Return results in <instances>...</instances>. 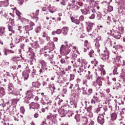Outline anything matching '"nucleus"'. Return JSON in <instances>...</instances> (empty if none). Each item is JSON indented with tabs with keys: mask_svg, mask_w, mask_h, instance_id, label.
I'll list each match as a JSON object with an SVG mask.
<instances>
[{
	"mask_svg": "<svg viewBox=\"0 0 125 125\" xmlns=\"http://www.w3.org/2000/svg\"><path fill=\"white\" fill-rule=\"evenodd\" d=\"M40 42H41V44H43L44 43V40L41 38H39Z\"/></svg>",
	"mask_w": 125,
	"mask_h": 125,
	"instance_id": "59",
	"label": "nucleus"
},
{
	"mask_svg": "<svg viewBox=\"0 0 125 125\" xmlns=\"http://www.w3.org/2000/svg\"><path fill=\"white\" fill-rule=\"evenodd\" d=\"M20 111H21V113H22V115H24V114H25V108H24V107L23 106L21 107Z\"/></svg>",
	"mask_w": 125,
	"mask_h": 125,
	"instance_id": "43",
	"label": "nucleus"
},
{
	"mask_svg": "<svg viewBox=\"0 0 125 125\" xmlns=\"http://www.w3.org/2000/svg\"><path fill=\"white\" fill-rule=\"evenodd\" d=\"M34 84H36L34 86L35 87H37V88H39L40 87V84H39V83H37V82H35V83H33V85H34Z\"/></svg>",
	"mask_w": 125,
	"mask_h": 125,
	"instance_id": "52",
	"label": "nucleus"
},
{
	"mask_svg": "<svg viewBox=\"0 0 125 125\" xmlns=\"http://www.w3.org/2000/svg\"><path fill=\"white\" fill-rule=\"evenodd\" d=\"M82 115L77 114L75 116L74 119L76 120L77 123L81 122V118H82Z\"/></svg>",
	"mask_w": 125,
	"mask_h": 125,
	"instance_id": "23",
	"label": "nucleus"
},
{
	"mask_svg": "<svg viewBox=\"0 0 125 125\" xmlns=\"http://www.w3.org/2000/svg\"><path fill=\"white\" fill-rule=\"evenodd\" d=\"M104 112L103 113L104 115H110L111 114L112 110H113V107L112 106H108V107H104Z\"/></svg>",
	"mask_w": 125,
	"mask_h": 125,
	"instance_id": "9",
	"label": "nucleus"
},
{
	"mask_svg": "<svg viewBox=\"0 0 125 125\" xmlns=\"http://www.w3.org/2000/svg\"><path fill=\"white\" fill-rule=\"evenodd\" d=\"M45 110H47V111L48 110V107L46 106L45 107V108H43L41 109V111H42V113H45Z\"/></svg>",
	"mask_w": 125,
	"mask_h": 125,
	"instance_id": "56",
	"label": "nucleus"
},
{
	"mask_svg": "<svg viewBox=\"0 0 125 125\" xmlns=\"http://www.w3.org/2000/svg\"><path fill=\"white\" fill-rule=\"evenodd\" d=\"M88 116L89 118H92V117H93V113L91 111L90 112H89Z\"/></svg>",
	"mask_w": 125,
	"mask_h": 125,
	"instance_id": "63",
	"label": "nucleus"
},
{
	"mask_svg": "<svg viewBox=\"0 0 125 125\" xmlns=\"http://www.w3.org/2000/svg\"><path fill=\"white\" fill-rule=\"evenodd\" d=\"M98 94L99 95L100 101H102V100L105 99V95L104 94V93L102 92H98Z\"/></svg>",
	"mask_w": 125,
	"mask_h": 125,
	"instance_id": "20",
	"label": "nucleus"
},
{
	"mask_svg": "<svg viewBox=\"0 0 125 125\" xmlns=\"http://www.w3.org/2000/svg\"><path fill=\"white\" fill-rule=\"evenodd\" d=\"M56 118H57V115L56 114H51L50 115H48L47 116V120H50L51 122H54V123H55V122L56 121Z\"/></svg>",
	"mask_w": 125,
	"mask_h": 125,
	"instance_id": "13",
	"label": "nucleus"
},
{
	"mask_svg": "<svg viewBox=\"0 0 125 125\" xmlns=\"http://www.w3.org/2000/svg\"><path fill=\"white\" fill-rule=\"evenodd\" d=\"M75 3V0H68L67 2V4H69V6H71L72 4H74Z\"/></svg>",
	"mask_w": 125,
	"mask_h": 125,
	"instance_id": "37",
	"label": "nucleus"
},
{
	"mask_svg": "<svg viewBox=\"0 0 125 125\" xmlns=\"http://www.w3.org/2000/svg\"><path fill=\"white\" fill-rule=\"evenodd\" d=\"M88 55L89 56V57H90L91 58L94 57L95 55L94 51H93V50H91L89 52Z\"/></svg>",
	"mask_w": 125,
	"mask_h": 125,
	"instance_id": "33",
	"label": "nucleus"
},
{
	"mask_svg": "<svg viewBox=\"0 0 125 125\" xmlns=\"http://www.w3.org/2000/svg\"><path fill=\"white\" fill-rule=\"evenodd\" d=\"M69 31V28L67 27H64L62 29V32L64 36H66L67 34H68V31Z\"/></svg>",
	"mask_w": 125,
	"mask_h": 125,
	"instance_id": "22",
	"label": "nucleus"
},
{
	"mask_svg": "<svg viewBox=\"0 0 125 125\" xmlns=\"http://www.w3.org/2000/svg\"><path fill=\"white\" fill-rule=\"evenodd\" d=\"M87 83H88V81H87V79H84L83 81V84H85L86 86H87Z\"/></svg>",
	"mask_w": 125,
	"mask_h": 125,
	"instance_id": "51",
	"label": "nucleus"
},
{
	"mask_svg": "<svg viewBox=\"0 0 125 125\" xmlns=\"http://www.w3.org/2000/svg\"><path fill=\"white\" fill-rule=\"evenodd\" d=\"M40 63L41 64L42 69H43V70H44V69H46V62H45L44 61H41Z\"/></svg>",
	"mask_w": 125,
	"mask_h": 125,
	"instance_id": "24",
	"label": "nucleus"
},
{
	"mask_svg": "<svg viewBox=\"0 0 125 125\" xmlns=\"http://www.w3.org/2000/svg\"><path fill=\"white\" fill-rule=\"evenodd\" d=\"M64 44L67 47H68V48H69L70 51H71V50H72V49H73L74 50V51H75V50H78V48H77L76 46H73V45H72V44L68 45V42H65Z\"/></svg>",
	"mask_w": 125,
	"mask_h": 125,
	"instance_id": "16",
	"label": "nucleus"
},
{
	"mask_svg": "<svg viewBox=\"0 0 125 125\" xmlns=\"http://www.w3.org/2000/svg\"><path fill=\"white\" fill-rule=\"evenodd\" d=\"M85 110H86L87 112H88V113H89L90 112H91L92 110V106H89V107H85Z\"/></svg>",
	"mask_w": 125,
	"mask_h": 125,
	"instance_id": "38",
	"label": "nucleus"
},
{
	"mask_svg": "<svg viewBox=\"0 0 125 125\" xmlns=\"http://www.w3.org/2000/svg\"><path fill=\"white\" fill-rule=\"evenodd\" d=\"M98 35L97 34H94V35H93L92 36V39H93L94 40H97V38H98Z\"/></svg>",
	"mask_w": 125,
	"mask_h": 125,
	"instance_id": "58",
	"label": "nucleus"
},
{
	"mask_svg": "<svg viewBox=\"0 0 125 125\" xmlns=\"http://www.w3.org/2000/svg\"><path fill=\"white\" fill-rule=\"evenodd\" d=\"M101 68L100 70L96 72V75L98 77L97 79L96 83L98 85H96L95 86L97 88H100L101 86H102V81H103V77H100V76H104V75L106 74V72L103 67L104 65H101ZM98 85L99 86H98Z\"/></svg>",
	"mask_w": 125,
	"mask_h": 125,
	"instance_id": "1",
	"label": "nucleus"
},
{
	"mask_svg": "<svg viewBox=\"0 0 125 125\" xmlns=\"http://www.w3.org/2000/svg\"><path fill=\"white\" fill-rule=\"evenodd\" d=\"M42 37L43 38H46V40L47 41V42H49V41H50V37H49L48 36V35H47V34H46V32H43L42 34Z\"/></svg>",
	"mask_w": 125,
	"mask_h": 125,
	"instance_id": "25",
	"label": "nucleus"
},
{
	"mask_svg": "<svg viewBox=\"0 0 125 125\" xmlns=\"http://www.w3.org/2000/svg\"><path fill=\"white\" fill-rule=\"evenodd\" d=\"M57 35H60L62 33V29H58L56 31Z\"/></svg>",
	"mask_w": 125,
	"mask_h": 125,
	"instance_id": "53",
	"label": "nucleus"
},
{
	"mask_svg": "<svg viewBox=\"0 0 125 125\" xmlns=\"http://www.w3.org/2000/svg\"><path fill=\"white\" fill-rule=\"evenodd\" d=\"M80 123L83 125H87V123H88V119H87V118L85 117H82L80 120Z\"/></svg>",
	"mask_w": 125,
	"mask_h": 125,
	"instance_id": "17",
	"label": "nucleus"
},
{
	"mask_svg": "<svg viewBox=\"0 0 125 125\" xmlns=\"http://www.w3.org/2000/svg\"><path fill=\"white\" fill-rule=\"evenodd\" d=\"M83 71V67H79V70H78L77 72L79 74H80V76H82V74L81 73Z\"/></svg>",
	"mask_w": 125,
	"mask_h": 125,
	"instance_id": "47",
	"label": "nucleus"
},
{
	"mask_svg": "<svg viewBox=\"0 0 125 125\" xmlns=\"http://www.w3.org/2000/svg\"><path fill=\"white\" fill-rule=\"evenodd\" d=\"M1 3H3V6H8V0L1 1Z\"/></svg>",
	"mask_w": 125,
	"mask_h": 125,
	"instance_id": "40",
	"label": "nucleus"
},
{
	"mask_svg": "<svg viewBox=\"0 0 125 125\" xmlns=\"http://www.w3.org/2000/svg\"><path fill=\"white\" fill-rule=\"evenodd\" d=\"M100 112V107H98L95 109V113H97V114H98Z\"/></svg>",
	"mask_w": 125,
	"mask_h": 125,
	"instance_id": "60",
	"label": "nucleus"
},
{
	"mask_svg": "<svg viewBox=\"0 0 125 125\" xmlns=\"http://www.w3.org/2000/svg\"><path fill=\"white\" fill-rule=\"evenodd\" d=\"M30 109H40V104L36 103H31L29 104Z\"/></svg>",
	"mask_w": 125,
	"mask_h": 125,
	"instance_id": "12",
	"label": "nucleus"
},
{
	"mask_svg": "<svg viewBox=\"0 0 125 125\" xmlns=\"http://www.w3.org/2000/svg\"><path fill=\"white\" fill-rule=\"evenodd\" d=\"M113 9L114 8H113V7H112V6H108V9H107L108 11H109V12H111L113 11Z\"/></svg>",
	"mask_w": 125,
	"mask_h": 125,
	"instance_id": "49",
	"label": "nucleus"
},
{
	"mask_svg": "<svg viewBox=\"0 0 125 125\" xmlns=\"http://www.w3.org/2000/svg\"><path fill=\"white\" fill-rule=\"evenodd\" d=\"M81 12L82 14H83L84 15H87V14H89L90 13V10L86 8L81 9Z\"/></svg>",
	"mask_w": 125,
	"mask_h": 125,
	"instance_id": "19",
	"label": "nucleus"
},
{
	"mask_svg": "<svg viewBox=\"0 0 125 125\" xmlns=\"http://www.w3.org/2000/svg\"><path fill=\"white\" fill-rule=\"evenodd\" d=\"M49 88H50L51 90H53V91L54 92V90H55V87L54 86V85H50L49 86Z\"/></svg>",
	"mask_w": 125,
	"mask_h": 125,
	"instance_id": "46",
	"label": "nucleus"
},
{
	"mask_svg": "<svg viewBox=\"0 0 125 125\" xmlns=\"http://www.w3.org/2000/svg\"><path fill=\"white\" fill-rule=\"evenodd\" d=\"M69 0H62V1L61 2V4L62 5H66L67 4V2Z\"/></svg>",
	"mask_w": 125,
	"mask_h": 125,
	"instance_id": "42",
	"label": "nucleus"
},
{
	"mask_svg": "<svg viewBox=\"0 0 125 125\" xmlns=\"http://www.w3.org/2000/svg\"><path fill=\"white\" fill-rule=\"evenodd\" d=\"M60 62L61 63V64H66V60H65V59L63 58H62Z\"/></svg>",
	"mask_w": 125,
	"mask_h": 125,
	"instance_id": "50",
	"label": "nucleus"
},
{
	"mask_svg": "<svg viewBox=\"0 0 125 125\" xmlns=\"http://www.w3.org/2000/svg\"><path fill=\"white\" fill-rule=\"evenodd\" d=\"M111 118L112 121H115L117 119V114L116 113H113L111 115Z\"/></svg>",
	"mask_w": 125,
	"mask_h": 125,
	"instance_id": "35",
	"label": "nucleus"
},
{
	"mask_svg": "<svg viewBox=\"0 0 125 125\" xmlns=\"http://www.w3.org/2000/svg\"><path fill=\"white\" fill-rule=\"evenodd\" d=\"M119 72H118V68L117 67H115L113 70V75H118Z\"/></svg>",
	"mask_w": 125,
	"mask_h": 125,
	"instance_id": "45",
	"label": "nucleus"
},
{
	"mask_svg": "<svg viewBox=\"0 0 125 125\" xmlns=\"http://www.w3.org/2000/svg\"><path fill=\"white\" fill-rule=\"evenodd\" d=\"M20 118H23V116L20 114V113L17 114V117L14 118L15 121H17V122H19L20 120Z\"/></svg>",
	"mask_w": 125,
	"mask_h": 125,
	"instance_id": "31",
	"label": "nucleus"
},
{
	"mask_svg": "<svg viewBox=\"0 0 125 125\" xmlns=\"http://www.w3.org/2000/svg\"><path fill=\"white\" fill-rule=\"evenodd\" d=\"M91 63L92 64H94V63H95V64H98V62L97 61V60L96 59V58H95L94 60L91 61Z\"/></svg>",
	"mask_w": 125,
	"mask_h": 125,
	"instance_id": "55",
	"label": "nucleus"
},
{
	"mask_svg": "<svg viewBox=\"0 0 125 125\" xmlns=\"http://www.w3.org/2000/svg\"><path fill=\"white\" fill-rule=\"evenodd\" d=\"M16 14H17V16H19V17L21 16V13L18 10L16 11Z\"/></svg>",
	"mask_w": 125,
	"mask_h": 125,
	"instance_id": "61",
	"label": "nucleus"
},
{
	"mask_svg": "<svg viewBox=\"0 0 125 125\" xmlns=\"http://www.w3.org/2000/svg\"><path fill=\"white\" fill-rule=\"evenodd\" d=\"M42 11L46 12V13H44V14H48L47 11H46V7H43V8H42Z\"/></svg>",
	"mask_w": 125,
	"mask_h": 125,
	"instance_id": "64",
	"label": "nucleus"
},
{
	"mask_svg": "<svg viewBox=\"0 0 125 125\" xmlns=\"http://www.w3.org/2000/svg\"><path fill=\"white\" fill-rule=\"evenodd\" d=\"M93 25H94V23L89 22L87 24V26L86 27V31L87 33H88L89 36H92V34L91 33H93L92 31V28H93Z\"/></svg>",
	"mask_w": 125,
	"mask_h": 125,
	"instance_id": "6",
	"label": "nucleus"
},
{
	"mask_svg": "<svg viewBox=\"0 0 125 125\" xmlns=\"http://www.w3.org/2000/svg\"><path fill=\"white\" fill-rule=\"evenodd\" d=\"M33 26H35V23L32 21H30L28 25L23 27V29H24L25 31H32Z\"/></svg>",
	"mask_w": 125,
	"mask_h": 125,
	"instance_id": "7",
	"label": "nucleus"
},
{
	"mask_svg": "<svg viewBox=\"0 0 125 125\" xmlns=\"http://www.w3.org/2000/svg\"><path fill=\"white\" fill-rule=\"evenodd\" d=\"M111 49H112V51L113 52V53L116 54V52H117V47H116V46H113Z\"/></svg>",
	"mask_w": 125,
	"mask_h": 125,
	"instance_id": "44",
	"label": "nucleus"
},
{
	"mask_svg": "<svg viewBox=\"0 0 125 125\" xmlns=\"http://www.w3.org/2000/svg\"><path fill=\"white\" fill-rule=\"evenodd\" d=\"M4 33H5V27H0V36L2 37Z\"/></svg>",
	"mask_w": 125,
	"mask_h": 125,
	"instance_id": "26",
	"label": "nucleus"
},
{
	"mask_svg": "<svg viewBox=\"0 0 125 125\" xmlns=\"http://www.w3.org/2000/svg\"><path fill=\"white\" fill-rule=\"evenodd\" d=\"M8 29L9 32H11L12 34H14L15 33V31L13 30V26L12 25H10V24H8Z\"/></svg>",
	"mask_w": 125,
	"mask_h": 125,
	"instance_id": "27",
	"label": "nucleus"
},
{
	"mask_svg": "<svg viewBox=\"0 0 125 125\" xmlns=\"http://www.w3.org/2000/svg\"><path fill=\"white\" fill-rule=\"evenodd\" d=\"M60 52L62 55H67L71 52L69 47H66L64 45H62L60 48Z\"/></svg>",
	"mask_w": 125,
	"mask_h": 125,
	"instance_id": "3",
	"label": "nucleus"
},
{
	"mask_svg": "<svg viewBox=\"0 0 125 125\" xmlns=\"http://www.w3.org/2000/svg\"><path fill=\"white\" fill-rule=\"evenodd\" d=\"M3 95H5V90L3 88V87H0V96H3Z\"/></svg>",
	"mask_w": 125,
	"mask_h": 125,
	"instance_id": "29",
	"label": "nucleus"
},
{
	"mask_svg": "<svg viewBox=\"0 0 125 125\" xmlns=\"http://www.w3.org/2000/svg\"><path fill=\"white\" fill-rule=\"evenodd\" d=\"M73 23H75V24H76V25H79L78 27V30H82V29L83 28V23H81L80 21L77 19H75V20L73 21Z\"/></svg>",
	"mask_w": 125,
	"mask_h": 125,
	"instance_id": "14",
	"label": "nucleus"
},
{
	"mask_svg": "<svg viewBox=\"0 0 125 125\" xmlns=\"http://www.w3.org/2000/svg\"><path fill=\"white\" fill-rule=\"evenodd\" d=\"M26 98L28 99H32V98H34V96H35L34 95H33V92L31 90L27 91L26 93Z\"/></svg>",
	"mask_w": 125,
	"mask_h": 125,
	"instance_id": "18",
	"label": "nucleus"
},
{
	"mask_svg": "<svg viewBox=\"0 0 125 125\" xmlns=\"http://www.w3.org/2000/svg\"><path fill=\"white\" fill-rule=\"evenodd\" d=\"M89 19H94L95 18V14H92L91 16L89 17Z\"/></svg>",
	"mask_w": 125,
	"mask_h": 125,
	"instance_id": "62",
	"label": "nucleus"
},
{
	"mask_svg": "<svg viewBox=\"0 0 125 125\" xmlns=\"http://www.w3.org/2000/svg\"><path fill=\"white\" fill-rule=\"evenodd\" d=\"M41 30H42V27L41 26H38L36 30V32L37 33H40V32H41Z\"/></svg>",
	"mask_w": 125,
	"mask_h": 125,
	"instance_id": "48",
	"label": "nucleus"
},
{
	"mask_svg": "<svg viewBox=\"0 0 125 125\" xmlns=\"http://www.w3.org/2000/svg\"><path fill=\"white\" fill-rule=\"evenodd\" d=\"M80 21H83L84 20V17H83V16H81L79 17V20Z\"/></svg>",
	"mask_w": 125,
	"mask_h": 125,
	"instance_id": "57",
	"label": "nucleus"
},
{
	"mask_svg": "<svg viewBox=\"0 0 125 125\" xmlns=\"http://www.w3.org/2000/svg\"><path fill=\"white\" fill-rule=\"evenodd\" d=\"M121 33L120 32H117L114 35V37L115 39H116V40H120L121 39Z\"/></svg>",
	"mask_w": 125,
	"mask_h": 125,
	"instance_id": "30",
	"label": "nucleus"
},
{
	"mask_svg": "<svg viewBox=\"0 0 125 125\" xmlns=\"http://www.w3.org/2000/svg\"><path fill=\"white\" fill-rule=\"evenodd\" d=\"M96 2L94 1V0H89V4L90 7H95V4Z\"/></svg>",
	"mask_w": 125,
	"mask_h": 125,
	"instance_id": "28",
	"label": "nucleus"
},
{
	"mask_svg": "<svg viewBox=\"0 0 125 125\" xmlns=\"http://www.w3.org/2000/svg\"><path fill=\"white\" fill-rule=\"evenodd\" d=\"M98 123L101 125H103L105 123V119H104V114L102 113L100 114L97 118Z\"/></svg>",
	"mask_w": 125,
	"mask_h": 125,
	"instance_id": "10",
	"label": "nucleus"
},
{
	"mask_svg": "<svg viewBox=\"0 0 125 125\" xmlns=\"http://www.w3.org/2000/svg\"><path fill=\"white\" fill-rule=\"evenodd\" d=\"M91 101V104H95L96 102H100V99L99 98V95H98V93H96L95 95H94Z\"/></svg>",
	"mask_w": 125,
	"mask_h": 125,
	"instance_id": "8",
	"label": "nucleus"
},
{
	"mask_svg": "<svg viewBox=\"0 0 125 125\" xmlns=\"http://www.w3.org/2000/svg\"><path fill=\"white\" fill-rule=\"evenodd\" d=\"M84 52H86L89 48H90V42H88L87 40H85L84 42Z\"/></svg>",
	"mask_w": 125,
	"mask_h": 125,
	"instance_id": "11",
	"label": "nucleus"
},
{
	"mask_svg": "<svg viewBox=\"0 0 125 125\" xmlns=\"http://www.w3.org/2000/svg\"><path fill=\"white\" fill-rule=\"evenodd\" d=\"M43 52L44 53H45L44 54L45 57H46V56H49V59H50L51 60L52 59V58H53V55H52V53H51V52L50 51L49 49H48V47L47 46H45L44 47Z\"/></svg>",
	"mask_w": 125,
	"mask_h": 125,
	"instance_id": "4",
	"label": "nucleus"
},
{
	"mask_svg": "<svg viewBox=\"0 0 125 125\" xmlns=\"http://www.w3.org/2000/svg\"><path fill=\"white\" fill-rule=\"evenodd\" d=\"M19 58H20V57H13L11 59V61L13 62H17L18 61Z\"/></svg>",
	"mask_w": 125,
	"mask_h": 125,
	"instance_id": "36",
	"label": "nucleus"
},
{
	"mask_svg": "<svg viewBox=\"0 0 125 125\" xmlns=\"http://www.w3.org/2000/svg\"><path fill=\"white\" fill-rule=\"evenodd\" d=\"M22 76L25 80H28V78H29V71L28 70H24L22 72Z\"/></svg>",
	"mask_w": 125,
	"mask_h": 125,
	"instance_id": "21",
	"label": "nucleus"
},
{
	"mask_svg": "<svg viewBox=\"0 0 125 125\" xmlns=\"http://www.w3.org/2000/svg\"><path fill=\"white\" fill-rule=\"evenodd\" d=\"M69 113V107L66 105L62 106L60 109H59V114L61 118L65 117V115Z\"/></svg>",
	"mask_w": 125,
	"mask_h": 125,
	"instance_id": "2",
	"label": "nucleus"
},
{
	"mask_svg": "<svg viewBox=\"0 0 125 125\" xmlns=\"http://www.w3.org/2000/svg\"><path fill=\"white\" fill-rule=\"evenodd\" d=\"M8 91H11V93L12 94H13L14 93V85L12 83H9L8 84Z\"/></svg>",
	"mask_w": 125,
	"mask_h": 125,
	"instance_id": "15",
	"label": "nucleus"
},
{
	"mask_svg": "<svg viewBox=\"0 0 125 125\" xmlns=\"http://www.w3.org/2000/svg\"><path fill=\"white\" fill-rule=\"evenodd\" d=\"M0 13V15H2V16H4V17H6V16H7L6 14H5V12H4V11H1Z\"/></svg>",
	"mask_w": 125,
	"mask_h": 125,
	"instance_id": "54",
	"label": "nucleus"
},
{
	"mask_svg": "<svg viewBox=\"0 0 125 125\" xmlns=\"http://www.w3.org/2000/svg\"><path fill=\"white\" fill-rule=\"evenodd\" d=\"M28 52L31 53L33 56L35 55V52H34V49H32L31 47L28 48Z\"/></svg>",
	"mask_w": 125,
	"mask_h": 125,
	"instance_id": "39",
	"label": "nucleus"
},
{
	"mask_svg": "<svg viewBox=\"0 0 125 125\" xmlns=\"http://www.w3.org/2000/svg\"><path fill=\"white\" fill-rule=\"evenodd\" d=\"M19 100L17 99H13L10 100V102H11V105H15V104H17V103Z\"/></svg>",
	"mask_w": 125,
	"mask_h": 125,
	"instance_id": "32",
	"label": "nucleus"
},
{
	"mask_svg": "<svg viewBox=\"0 0 125 125\" xmlns=\"http://www.w3.org/2000/svg\"><path fill=\"white\" fill-rule=\"evenodd\" d=\"M9 21L12 26H15V19L10 18Z\"/></svg>",
	"mask_w": 125,
	"mask_h": 125,
	"instance_id": "34",
	"label": "nucleus"
},
{
	"mask_svg": "<svg viewBox=\"0 0 125 125\" xmlns=\"http://www.w3.org/2000/svg\"><path fill=\"white\" fill-rule=\"evenodd\" d=\"M75 65L76 67H79L81 65V59H79L77 62H75Z\"/></svg>",
	"mask_w": 125,
	"mask_h": 125,
	"instance_id": "41",
	"label": "nucleus"
},
{
	"mask_svg": "<svg viewBox=\"0 0 125 125\" xmlns=\"http://www.w3.org/2000/svg\"><path fill=\"white\" fill-rule=\"evenodd\" d=\"M100 56L102 60H104V61H105L106 62L109 60L110 53L107 51H104V53L101 54Z\"/></svg>",
	"mask_w": 125,
	"mask_h": 125,
	"instance_id": "5",
	"label": "nucleus"
}]
</instances>
